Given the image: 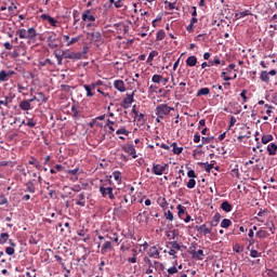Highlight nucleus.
Instances as JSON below:
<instances>
[{"label":"nucleus","instance_id":"5701e85b","mask_svg":"<svg viewBox=\"0 0 277 277\" xmlns=\"http://www.w3.org/2000/svg\"><path fill=\"white\" fill-rule=\"evenodd\" d=\"M256 237H259V239H267V237H269V233L264 229H260L256 232Z\"/></svg>","mask_w":277,"mask_h":277},{"label":"nucleus","instance_id":"e2e57ef3","mask_svg":"<svg viewBox=\"0 0 277 277\" xmlns=\"http://www.w3.org/2000/svg\"><path fill=\"white\" fill-rule=\"evenodd\" d=\"M128 263H137V255H136V254H133L132 258H129V259H128Z\"/></svg>","mask_w":277,"mask_h":277},{"label":"nucleus","instance_id":"20e7f679","mask_svg":"<svg viewBox=\"0 0 277 277\" xmlns=\"http://www.w3.org/2000/svg\"><path fill=\"white\" fill-rule=\"evenodd\" d=\"M170 111H174V107H169L166 104H160L156 107V116L163 120L166 116L170 115Z\"/></svg>","mask_w":277,"mask_h":277},{"label":"nucleus","instance_id":"774afa93","mask_svg":"<svg viewBox=\"0 0 277 277\" xmlns=\"http://www.w3.org/2000/svg\"><path fill=\"white\" fill-rule=\"evenodd\" d=\"M194 142H195V144H198V142H200V134L199 133H196L194 135Z\"/></svg>","mask_w":277,"mask_h":277},{"label":"nucleus","instance_id":"864d4df0","mask_svg":"<svg viewBox=\"0 0 277 277\" xmlns=\"http://www.w3.org/2000/svg\"><path fill=\"white\" fill-rule=\"evenodd\" d=\"M179 272V268H176V266H172L168 269V274L169 275H173V274H176Z\"/></svg>","mask_w":277,"mask_h":277},{"label":"nucleus","instance_id":"cd10ccee","mask_svg":"<svg viewBox=\"0 0 277 277\" xmlns=\"http://www.w3.org/2000/svg\"><path fill=\"white\" fill-rule=\"evenodd\" d=\"M101 38H102L101 32L98 31L91 32V40H93V42H101Z\"/></svg>","mask_w":277,"mask_h":277},{"label":"nucleus","instance_id":"bf43d9fd","mask_svg":"<svg viewBox=\"0 0 277 277\" xmlns=\"http://www.w3.org/2000/svg\"><path fill=\"white\" fill-rule=\"evenodd\" d=\"M48 23H50V25H52V27H57V22H56V19L53 18V17H50V18L48 19Z\"/></svg>","mask_w":277,"mask_h":277},{"label":"nucleus","instance_id":"13d9d810","mask_svg":"<svg viewBox=\"0 0 277 277\" xmlns=\"http://www.w3.org/2000/svg\"><path fill=\"white\" fill-rule=\"evenodd\" d=\"M246 94H248L247 90H242V92L240 93L241 98H243V103L248 102V96H246Z\"/></svg>","mask_w":277,"mask_h":277},{"label":"nucleus","instance_id":"3c124183","mask_svg":"<svg viewBox=\"0 0 277 277\" xmlns=\"http://www.w3.org/2000/svg\"><path fill=\"white\" fill-rule=\"evenodd\" d=\"M15 250L13 247H6L5 248V254H8L9 256H12L14 254Z\"/></svg>","mask_w":277,"mask_h":277},{"label":"nucleus","instance_id":"e433bc0d","mask_svg":"<svg viewBox=\"0 0 277 277\" xmlns=\"http://www.w3.org/2000/svg\"><path fill=\"white\" fill-rule=\"evenodd\" d=\"M259 161H261V157L259 156H253L247 163L246 166H252V163H259Z\"/></svg>","mask_w":277,"mask_h":277},{"label":"nucleus","instance_id":"8fccbe9b","mask_svg":"<svg viewBox=\"0 0 277 277\" xmlns=\"http://www.w3.org/2000/svg\"><path fill=\"white\" fill-rule=\"evenodd\" d=\"M170 246L173 248V250H182L181 245H179L176 241L170 242Z\"/></svg>","mask_w":277,"mask_h":277},{"label":"nucleus","instance_id":"4d7b16f0","mask_svg":"<svg viewBox=\"0 0 277 277\" xmlns=\"http://www.w3.org/2000/svg\"><path fill=\"white\" fill-rule=\"evenodd\" d=\"M56 40H57V36L53 34L48 37V43L55 42Z\"/></svg>","mask_w":277,"mask_h":277},{"label":"nucleus","instance_id":"412c9836","mask_svg":"<svg viewBox=\"0 0 277 277\" xmlns=\"http://www.w3.org/2000/svg\"><path fill=\"white\" fill-rule=\"evenodd\" d=\"M113 179L118 183H122V173L120 171L113 172Z\"/></svg>","mask_w":277,"mask_h":277},{"label":"nucleus","instance_id":"79ce46f5","mask_svg":"<svg viewBox=\"0 0 277 277\" xmlns=\"http://www.w3.org/2000/svg\"><path fill=\"white\" fill-rule=\"evenodd\" d=\"M186 187H188V189H194V187H196V180L190 179L187 184Z\"/></svg>","mask_w":277,"mask_h":277},{"label":"nucleus","instance_id":"a18cd8bd","mask_svg":"<svg viewBox=\"0 0 277 277\" xmlns=\"http://www.w3.org/2000/svg\"><path fill=\"white\" fill-rule=\"evenodd\" d=\"M116 135H129V130H126L124 128H121L116 131Z\"/></svg>","mask_w":277,"mask_h":277},{"label":"nucleus","instance_id":"a878e982","mask_svg":"<svg viewBox=\"0 0 277 277\" xmlns=\"http://www.w3.org/2000/svg\"><path fill=\"white\" fill-rule=\"evenodd\" d=\"M245 16H250V11L246 10L235 14L237 21H239V18H245Z\"/></svg>","mask_w":277,"mask_h":277},{"label":"nucleus","instance_id":"69168bd1","mask_svg":"<svg viewBox=\"0 0 277 277\" xmlns=\"http://www.w3.org/2000/svg\"><path fill=\"white\" fill-rule=\"evenodd\" d=\"M166 4H168V8H169V10H174L176 6V3L174 2V3H172V2H168V1H166L164 2Z\"/></svg>","mask_w":277,"mask_h":277},{"label":"nucleus","instance_id":"5fc2aeb1","mask_svg":"<svg viewBox=\"0 0 277 277\" xmlns=\"http://www.w3.org/2000/svg\"><path fill=\"white\" fill-rule=\"evenodd\" d=\"M47 64L53 66V62L51 61V58H45L43 62H40V66H47Z\"/></svg>","mask_w":277,"mask_h":277},{"label":"nucleus","instance_id":"09e8293b","mask_svg":"<svg viewBox=\"0 0 277 277\" xmlns=\"http://www.w3.org/2000/svg\"><path fill=\"white\" fill-rule=\"evenodd\" d=\"M157 40H163V38H166V31H163V30H159L158 32H157Z\"/></svg>","mask_w":277,"mask_h":277},{"label":"nucleus","instance_id":"052dcab7","mask_svg":"<svg viewBox=\"0 0 277 277\" xmlns=\"http://www.w3.org/2000/svg\"><path fill=\"white\" fill-rule=\"evenodd\" d=\"M0 205H8V198L3 195L0 196Z\"/></svg>","mask_w":277,"mask_h":277},{"label":"nucleus","instance_id":"9b49d317","mask_svg":"<svg viewBox=\"0 0 277 277\" xmlns=\"http://www.w3.org/2000/svg\"><path fill=\"white\" fill-rule=\"evenodd\" d=\"M220 220H222V214H220V212H216L213 219L210 221V226H217L220 224Z\"/></svg>","mask_w":277,"mask_h":277},{"label":"nucleus","instance_id":"6ab92c4d","mask_svg":"<svg viewBox=\"0 0 277 277\" xmlns=\"http://www.w3.org/2000/svg\"><path fill=\"white\" fill-rule=\"evenodd\" d=\"M137 92V90H134L131 94H127V98L123 100V103H128V105H131V103H133L135 101V98H133V96H135V93Z\"/></svg>","mask_w":277,"mask_h":277},{"label":"nucleus","instance_id":"6e6552de","mask_svg":"<svg viewBox=\"0 0 277 277\" xmlns=\"http://www.w3.org/2000/svg\"><path fill=\"white\" fill-rule=\"evenodd\" d=\"M122 149L124 150V153L130 155L132 159H137V153L135 151V146L133 144H126L123 145Z\"/></svg>","mask_w":277,"mask_h":277},{"label":"nucleus","instance_id":"ea45409f","mask_svg":"<svg viewBox=\"0 0 277 277\" xmlns=\"http://www.w3.org/2000/svg\"><path fill=\"white\" fill-rule=\"evenodd\" d=\"M164 217L166 220H169V222H172V220H174V214L172 213V211L168 210L167 212H164Z\"/></svg>","mask_w":277,"mask_h":277},{"label":"nucleus","instance_id":"338daca9","mask_svg":"<svg viewBox=\"0 0 277 277\" xmlns=\"http://www.w3.org/2000/svg\"><path fill=\"white\" fill-rule=\"evenodd\" d=\"M87 234H88V230H85V229L78 230V236L79 237H85Z\"/></svg>","mask_w":277,"mask_h":277},{"label":"nucleus","instance_id":"2eb2a0df","mask_svg":"<svg viewBox=\"0 0 277 277\" xmlns=\"http://www.w3.org/2000/svg\"><path fill=\"white\" fill-rule=\"evenodd\" d=\"M276 151H277V145L276 143H271L268 146H267V153L271 157H274V155H276Z\"/></svg>","mask_w":277,"mask_h":277},{"label":"nucleus","instance_id":"f257e3e1","mask_svg":"<svg viewBox=\"0 0 277 277\" xmlns=\"http://www.w3.org/2000/svg\"><path fill=\"white\" fill-rule=\"evenodd\" d=\"M134 201L135 199L131 195H126L120 201L119 206L116 208V211L119 213H129Z\"/></svg>","mask_w":277,"mask_h":277},{"label":"nucleus","instance_id":"a211bd4d","mask_svg":"<svg viewBox=\"0 0 277 277\" xmlns=\"http://www.w3.org/2000/svg\"><path fill=\"white\" fill-rule=\"evenodd\" d=\"M109 250H111V241H106L101 249V253L107 254V252H109Z\"/></svg>","mask_w":277,"mask_h":277},{"label":"nucleus","instance_id":"c85d7f7f","mask_svg":"<svg viewBox=\"0 0 277 277\" xmlns=\"http://www.w3.org/2000/svg\"><path fill=\"white\" fill-rule=\"evenodd\" d=\"M211 92V90H209V88H201L198 92H197V96H207L209 95Z\"/></svg>","mask_w":277,"mask_h":277},{"label":"nucleus","instance_id":"4c0bfd02","mask_svg":"<svg viewBox=\"0 0 277 277\" xmlns=\"http://www.w3.org/2000/svg\"><path fill=\"white\" fill-rule=\"evenodd\" d=\"M163 79V76L161 75H154L151 78L153 83H161V80Z\"/></svg>","mask_w":277,"mask_h":277},{"label":"nucleus","instance_id":"f704fd0d","mask_svg":"<svg viewBox=\"0 0 277 277\" xmlns=\"http://www.w3.org/2000/svg\"><path fill=\"white\" fill-rule=\"evenodd\" d=\"M186 208L182 205H177V215L179 217H183L185 215Z\"/></svg>","mask_w":277,"mask_h":277},{"label":"nucleus","instance_id":"a19ab883","mask_svg":"<svg viewBox=\"0 0 277 277\" xmlns=\"http://www.w3.org/2000/svg\"><path fill=\"white\" fill-rule=\"evenodd\" d=\"M251 259H259L261 256V253L254 249L250 251Z\"/></svg>","mask_w":277,"mask_h":277},{"label":"nucleus","instance_id":"ddd939ff","mask_svg":"<svg viewBox=\"0 0 277 277\" xmlns=\"http://www.w3.org/2000/svg\"><path fill=\"white\" fill-rule=\"evenodd\" d=\"M19 109L23 111H29V109H31V104L27 100H23L19 103Z\"/></svg>","mask_w":277,"mask_h":277},{"label":"nucleus","instance_id":"aec40b11","mask_svg":"<svg viewBox=\"0 0 277 277\" xmlns=\"http://www.w3.org/2000/svg\"><path fill=\"white\" fill-rule=\"evenodd\" d=\"M260 79L261 81H263L264 83H269V74L264 70V71H261L260 74Z\"/></svg>","mask_w":277,"mask_h":277},{"label":"nucleus","instance_id":"7ed1b4c3","mask_svg":"<svg viewBox=\"0 0 277 277\" xmlns=\"http://www.w3.org/2000/svg\"><path fill=\"white\" fill-rule=\"evenodd\" d=\"M88 49L83 48L82 52H70V51H63L62 55L65 60H83V56L87 55Z\"/></svg>","mask_w":277,"mask_h":277},{"label":"nucleus","instance_id":"1a4fd4ad","mask_svg":"<svg viewBox=\"0 0 277 277\" xmlns=\"http://www.w3.org/2000/svg\"><path fill=\"white\" fill-rule=\"evenodd\" d=\"M82 21L85 22H90V23H94V21H96V17L94 15H92V11L91 10H85L82 13Z\"/></svg>","mask_w":277,"mask_h":277},{"label":"nucleus","instance_id":"f03ea898","mask_svg":"<svg viewBox=\"0 0 277 277\" xmlns=\"http://www.w3.org/2000/svg\"><path fill=\"white\" fill-rule=\"evenodd\" d=\"M16 34L19 36L21 40H36V37L38 36L35 28H29L28 30L22 28L18 29Z\"/></svg>","mask_w":277,"mask_h":277},{"label":"nucleus","instance_id":"39448f33","mask_svg":"<svg viewBox=\"0 0 277 277\" xmlns=\"http://www.w3.org/2000/svg\"><path fill=\"white\" fill-rule=\"evenodd\" d=\"M169 168H170V164H168V163H166V164H153L151 172L156 176H161L162 174H166V172H168Z\"/></svg>","mask_w":277,"mask_h":277},{"label":"nucleus","instance_id":"473e14b6","mask_svg":"<svg viewBox=\"0 0 277 277\" xmlns=\"http://www.w3.org/2000/svg\"><path fill=\"white\" fill-rule=\"evenodd\" d=\"M171 147L173 148L174 155H181L183 153V147H177L176 143H172Z\"/></svg>","mask_w":277,"mask_h":277},{"label":"nucleus","instance_id":"4be33fe9","mask_svg":"<svg viewBox=\"0 0 277 277\" xmlns=\"http://www.w3.org/2000/svg\"><path fill=\"white\" fill-rule=\"evenodd\" d=\"M78 198L79 200L76 202V205H78V207H85V194L81 193Z\"/></svg>","mask_w":277,"mask_h":277},{"label":"nucleus","instance_id":"9d476101","mask_svg":"<svg viewBox=\"0 0 277 277\" xmlns=\"http://www.w3.org/2000/svg\"><path fill=\"white\" fill-rule=\"evenodd\" d=\"M114 88H116L118 92H127V88L124 87V81L122 80H115Z\"/></svg>","mask_w":277,"mask_h":277},{"label":"nucleus","instance_id":"49530a36","mask_svg":"<svg viewBox=\"0 0 277 277\" xmlns=\"http://www.w3.org/2000/svg\"><path fill=\"white\" fill-rule=\"evenodd\" d=\"M54 55H55V57H56V60H57L58 66H62V62H63V60H64V55L57 54V52H54Z\"/></svg>","mask_w":277,"mask_h":277},{"label":"nucleus","instance_id":"c9c22d12","mask_svg":"<svg viewBox=\"0 0 277 277\" xmlns=\"http://www.w3.org/2000/svg\"><path fill=\"white\" fill-rule=\"evenodd\" d=\"M230 224H233V222L228 219H224L222 222H221V228H228L230 226Z\"/></svg>","mask_w":277,"mask_h":277},{"label":"nucleus","instance_id":"b1692460","mask_svg":"<svg viewBox=\"0 0 277 277\" xmlns=\"http://www.w3.org/2000/svg\"><path fill=\"white\" fill-rule=\"evenodd\" d=\"M149 256L153 259H159V250H157V247H151L149 249Z\"/></svg>","mask_w":277,"mask_h":277},{"label":"nucleus","instance_id":"c03bdc74","mask_svg":"<svg viewBox=\"0 0 277 277\" xmlns=\"http://www.w3.org/2000/svg\"><path fill=\"white\" fill-rule=\"evenodd\" d=\"M155 269L158 272H163L164 266H163V264L159 263L158 261H155Z\"/></svg>","mask_w":277,"mask_h":277},{"label":"nucleus","instance_id":"0e129e2a","mask_svg":"<svg viewBox=\"0 0 277 277\" xmlns=\"http://www.w3.org/2000/svg\"><path fill=\"white\" fill-rule=\"evenodd\" d=\"M9 104H10V101L8 97H4V100L0 101V105H4L5 107H8Z\"/></svg>","mask_w":277,"mask_h":277},{"label":"nucleus","instance_id":"de8ad7c7","mask_svg":"<svg viewBox=\"0 0 277 277\" xmlns=\"http://www.w3.org/2000/svg\"><path fill=\"white\" fill-rule=\"evenodd\" d=\"M209 64H210V66H217V65L222 64V61H220L219 57H214L213 61H209Z\"/></svg>","mask_w":277,"mask_h":277},{"label":"nucleus","instance_id":"7c9ffc66","mask_svg":"<svg viewBox=\"0 0 277 277\" xmlns=\"http://www.w3.org/2000/svg\"><path fill=\"white\" fill-rule=\"evenodd\" d=\"M83 88L87 92V96H94V92H92L94 89H92L91 84H83Z\"/></svg>","mask_w":277,"mask_h":277},{"label":"nucleus","instance_id":"bb28decb","mask_svg":"<svg viewBox=\"0 0 277 277\" xmlns=\"http://www.w3.org/2000/svg\"><path fill=\"white\" fill-rule=\"evenodd\" d=\"M147 265L148 268L146 269L145 274H153L155 272V262L153 264L150 260H147Z\"/></svg>","mask_w":277,"mask_h":277},{"label":"nucleus","instance_id":"37998d69","mask_svg":"<svg viewBox=\"0 0 277 277\" xmlns=\"http://www.w3.org/2000/svg\"><path fill=\"white\" fill-rule=\"evenodd\" d=\"M199 164L200 166H206L205 167L206 172H211V170H213V164H209V162H201Z\"/></svg>","mask_w":277,"mask_h":277},{"label":"nucleus","instance_id":"4468645a","mask_svg":"<svg viewBox=\"0 0 277 277\" xmlns=\"http://www.w3.org/2000/svg\"><path fill=\"white\" fill-rule=\"evenodd\" d=\"M198 64V58L194 55L188 56L186 58V65H188L190 68H193V66H196Z\"/></svg>","mask_w":277,"mask_h":277},{"label":"nucleus","instance_id":"dca6fc26","mask_svg":"<svg viewBox=\"0 0 277 277\" xmlns=\"http://www.w3.org/2000/svg\"><path fill=\"white\" fill-rule=\"evenodd\" d=\"M193 258L197 259L198 261H202V256H205V251L202 249H199L198 251L194 250L192 251Z\"/></svg>","mask_w":277,"mask_h":277},{"label":"nucleus","instance_id":"680f3d73","mask_svg":"<svg viewBox=\"0 0 277 277\" xmlns=\"http://www.w3.org/2000/svg\"><path fill=\"white\" fill-rule=\"evenodd\" d=\"M187 176H188L189 179H196V171L189 170V171L187 172Z\"/></svg>","mask_w":277,"mask_h":277},{"label":"nucleus","instance_id":"423d86ee","mask_svg":"<svg viewBox=\"0 0 277 277\" xmlns=\"http://www.w3.org/2000/svg\"><path fill=\"white\" fill-rule=\"evenodd\" d=\"M195 229L197 230V233L199 235H203V237H207V235H211V233H212V228L207 227V224L196 225Z\"/></svg>","mask_w":277,"mask_h":277},{"label":"nucleus","instance_id":"603ef678","mask_svg":"<svg viewBox=\"0 0 277 277\" xmlns=\"http://www.w3.org/2000/svg\"><path fill=\"white\" fill-rule=\"evenodd\" d=\"M98 85H103V81L102 80H97L96 82L90 84L92 90H96V88H98Z\"/></svg>","mask_w":277,"mask_h":277},{"label":"nucleus","instance_id":"6e6d98bb","mask_svg":"<svg viewBox=\"0 0 277 277\" xmlns=\"http://www.w3.org/2000/svg\"><path fill=\"white\" fill-rule=\"evenodd\" d=\"M26 127L34 129V127H36V122L34 121V119H28Z\"/></svg>","mask_w":277,"mask_h":277},{"label":"nucleus","instance_id":"f3484780","mask_svg":"<svg viewBox=\"0 0 277 277\" xmlns=\"http://www.w3.org/2000/svg\"><path fill=\"white\" fill-rule=\"evenodd\" d=\"M25 187H26V192H28L29 194H36V186L34 185V182L28 181L25 184Z\"/></svg>","mask_w":277,"mask_h":277},{"label":"nucleus","instance_id":"c756f323","mask_svg":"<svg viewBox=\"0 0 277 277\" xmlns=\"http://www.w3.org/2000/svg\"><path fill=\"white\" fill-rule=\"evenodd\" d=\"M4 81H10V78L8 77V71L1 70L0 71V83H3Z\"/></svg>","mask_w":277,"mask_h":277},{"label":"nucleus","instance_id":"2f4dec72","mask_svg":"<svg viewBox=\"0 0 277 277\" xmlns=\"http://www.w3.org/2000/svg\"><path fill=\"white\" fill-rule=\"evenodd\" d=\"M8 239H10V234H8V233L0 234V243L1 245L6 243Z\"/></svg>","mask_w":277,"mask_h":277},{"label":"nucleus","instance_id":"58836bf2","mask_svg":"<svg viewBox=\"0 0 277 277\" xmlns=\"http://www.w3.org/2000/svg\"><path fill=\"white\" fill-rule=\"evenodd\" d=\"M80 40H81V37H80V36L74 37V38H71V39L68 41L67 47H71V44H77V42L80 41Z\"/></svg>","mask_w":277,"mask_h":277},{"label":"nucleus","instance_id":"0eeeda50","mask_svg":"<svg viewBox=\"0 0 277 277\" xmlns=\"http://www.w3.org/2000/svg\"><path fill=\"white\" fill-rule=\"evenodd\" d=\"M100 193L102 194V196H103L104 198H107V196H108V198H109L110 200H114V198H116V197L114 196V188H113V187H104V186H101V187H100Z\"/></svg>","mask_w":277,"mask_h":277},{"label":"nucleus","instance_id":"393cba45","mask_svg":"<svg viewBox=\"0 0 277 277\" xmlns=\"http://www.w3.org/2000/svg\"><path fill=\"white\" fill-rule=\"evenodd\" d=\"M269 142H274V136L272 134H264L262 136V144H269Z\"/></svg>","mask_w":277,"mask_h":277},{"label":"nucleus","instance_id":"f8f14e48","mask_svg":"<svg viewBox=\"0 0 277 277\" xmlns=\"http://www.w3.org/2000/svg\"><path fill=\"white\" fill-rule=\"evenodd\" d=\"M221 209L222 211H225V213H230V211H233V205L225 200L221 203Z\"/></svg>","mask_w":277,"mask_h":277},{"label":"nucleus","instance_id":"72a5a7b5","mask_svg":"<svg viewBox=\"0 0 277 277\" xmlns=\"http://www.w3.org/2000/svg\"><path fill=\"white\" fill-rule=\"evenodd\" d=\"M158 55H159V53L157 51H151L148 55L147 64H150L153 62V60H155V57H157Z\"/></svg>","mask_w":277,"mask_h":277}]
</instances>
